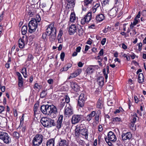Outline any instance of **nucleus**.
I'll return each mask as SVG.
<instances>
[{"instance_id":"c9c22d12","label":"nucleus","mask_w":146,"mask_h":146,"mask_svg":"<svg viewBox=\"0 0 146 146\" xmlns=\"http://www.w3.org/2000/svg\"><path fill=\"white\" fill-rule=\"evenodd\" d=\"M32 21H35L36 23L39 22L41 20V18L40 16L39 15H36L35 19L31 20Z\"/></svg>"},{"instance_id":"ddd939ff","label":"nucleus","mask_w":146,"mask_h":146,"mask_svg":"<svg viewBox=\"0 0 146 146\" xmlns=\"http://www.w3.org/2000/svg\"><path fill=\"white\" fill-rule=\"evenodd\" d=\"M108 141H111L114 142L116 141V138L114 133L112 131H110L108 135Z\"/></svg>"},{"instance_id":"dca6fc26","label":"nucleus","mask_w":146,"mask_h":146,"mask_svg":"<svg viewBox=\"0 0 146 146\" xmlns=\"http://www.w3.org/2000/svg\"><path fill=\"white\" fill-rule=\"evenodd\" d=\"M63 119V116L60 115L55 125L58 129H59L61 127Z\"/></svg>"},{"instance_id":"f257e3e1","label":"nucleus","mask_w":146,"mask_h":146,"mask_svg":"<svg viewBox=\"0 0 146 146\" xmlns=\"http://www.w3.org/2000/svg\"><path fill=\"white\" fill-rule=\"evenodd\" d=\"M40 109L44 115H49L52 118H55L57 116V109L53 105H42L41 106Z\"/></svg>"},{"instance_id":"b1692460","label":"nucleus","mask_w":146,"mask_h":146,"mask_svg":"<svg viewBox=\"0 0 146 146\" xmlns=\"http://www.w3.org/2000/svg\"><path fill=\"white\" fill-rule=\"evenodd\" d=\"M93 0H84V5L87 8L91 7L92 3Z\"/></svg>"},{"instance_id":"39448f33","label":"nucleus","mask_w":146,"mask_h":146,"mask_svg":"<svg viewBox=\"0 0 146 146\" xmlns=\"http://www.w3.org/2000/svg\"><path fill=\"white\" fill-rule=\"evenodd\" d=\"M40 122L43 126L49 128L55 126L56 124L53 120L46 117H43L40 120Z\"/></svg>"},{"instance_id":"0e129e2a","label":"nucleus","mask_w":146,"mask_h":146,"mask_svg":"<svg viewBox=\"0 0 146 146\" xmlns=\"http://www.w3.org/2000/svg\"><path fill=\"white\" fill-rule=\"evenodd\" d=\"M63 34V32L62 30H60L59 31L58 35V37H61V36H62V35Z\"/></svg>"},{"instance_id":"0eeeda50","label":"nucleus","mask_w":146,"mask_h":146,"mask_svg":"<svg viewBox=\"0 0 146 146\" xmlns=\"http://www.w3.org/2000/svg\"><path fill=\"white\" fill-rule=\"evenodd\" d=\"M0 139L6 144L9 143L11 142V138L6 132L0 131Z\"/></svg>"},{"instance_id":"412c9836","label":"nucleus","mask_w":146,"mask_h":146,"mask_svg":"<svg viewBox=\"0 0 146 146\" xmlns=\"http://www.w3.org/2000/svg\"><path fill=\"white\" fill-rule=\"evenodd\" d=\"M54 139L53 138H51L47 140L46 145V146H54Z\"/></svg>"},{"instance_id":"6e6d98bb","label":"nucleus","mask_w":146,"mask_h":146,"mask_svg":"<svg viewBox=\"0 0 146 146\" xmlns=\"http://www.w3.org/2000/svg\"><path fill=\"white\" fill-rule=\"evenodd\" d=\"M100 6V5L99 2H98L96 3V4L93 7L94 8V9L95 8H98Z\"/></svg>"},{"instance_id":"3c124183","label":"nucleus","mask_w":146,"mask_h":146,"mask_svg":"<svg viewBox=\"0 0 146 146\" xmlns=\"http://www.w3.org/2000/svg\"><path fill=\"white\" fill-rule=\"evenodd\" d=\"M110 29V28L109 26H108L107 28H106L103 30V32L104 33H106L109 31Z\"/></svg>"},{"instance_id":"774afa93","label":"nucleus","mask_w":146,"mask_h":146,"mask_svg":"<svg viewBox=\"0 0 146 146\" xmlns=\"http://www.w3.org/2000/svg\"><path fill=\"white\" fill-rule=\"evenodd\" d=\"M81 49V47L80 46H78L77 47L76 50V52H80Z\"/></svg>"},{"instance_id":"ea45409f","label":"nucleus","mask_w":146,"mask_h":146,"mask_svg":"<svg viewBox=\"0 0 146 146\" xmlns=\"http://www.w3.org/2000/svg\"><path fill=\"white\" fill-rule=\"evenodd\" d=\"M42 88V86L41 85H38V83H36L35 84L34 86V88L36 90V89H40Z\"/></svg>"},{"instance_id":"e433bc0d","label":"nucleus","mask_w":146,"mask_h":146,"mask_svg":"<svg viewBox=\"0 0 146 146\" xmlns=\"http://www.w3.org/2000/svg\"><path fill=\"white\" fill-rule=\"evenodd\" d=\"M72 65L71 64H68L64 67V69L65 71H67L72 66Z\"/></svg>"},{"instance_id":"6ab92c4d","label":"nucleus","mask_w":146,"mask_h":146,"mask_svg":"<svg viewBox=\"0 0 146 146\" xmlns=\"http://www.w3.org/2000/svg\"><path fill=\"white\" fill-rule=\"evenodd\" d=\"M71 87L75 91L77 92L79 90V87L76 83L74 82L71 83Z\"/></svg>"},{"instance_id":"423d86ee","label":"nucleus","mask_w":146,"mask_h":146,"mask_svg":"<svg viewBox=\"0 0 146 146\" xmlns=\"http://www.w3.org/2000/svg\"><path fill=\"white\" fill-rule=\"evenodd\" d=\"M43 136L41 134H37L34 137L32 140L33 146H39L42 142Z\"/></svg>"},{"instance_id":"2f4dec72","label":"nucleus","mask_w":146,"mask_h":146,"mask_svg":"<svg viewBox=\"0 0 146 146\" xmlns=\"http://www.w3.org/2000/svg\"><path fill=\"white\" fill-rule=\"evenodd\" d=\"M22 40H19V46L20 48H23L25 45V41H22Z\"/></svg>"},{"instance_id":"a18cd8bd","label":"nucleus","mask_w":146,"mask_h":146,"mask_svg":"<svg viewBox=\"0 0 146 146\" xmlns=\"http://www.w3.org/2000/svg\"><path fill=\"white\" fill-rule=\"evenodd\" d=\"M121 120L120 118L118 117H116L113 119L112 121H119Z\"/></svg>"},{"instance_id":"69168bd1","label":"nucleus","mask_w":146,"mask_h":146,"mask_svg":"<svg viewBox=\"0 0 146 146\" xmlns=\"http://www.w3.org/2000/svg\"><path fill=\"white\" fill-rule=\"evenodd\" d=\"M81 62H79L78 64V66L80 67H82L83 65V64Z\"/></svg>"},{"instance_id":"6e6552de","label":"nucleus","mask_w":146,"mask_h":146,"mask_svg":"<svg viewBox=\"0 0 146 146\" xmlns=\"http://www.w3.org/2000/svg\"><path fill=\"white\" fill-rule=\"evenodd\" d=\"M64 115L66 117H69L73 113V110L70 104H66L64 111Z\"/></svg>"},{"instance_id":"9b49d317","label":"nucleus","mask_w":146,"mask_h":146,"mask_svg":"<svg viewBox=\"0 0 146 146\" xmlns=\"http://www.w3.org/2000/svg\"><path fill=\"white\" fill-rule=\"evenodd\" d=\"M86 98L84 97V94H81L79 97L78 101V106L82 107L84 106Z\"/></svg>"},{"instance_id":"58836bf2","label":"nucleus","mask_w":146,"mask_h":146,"mask_svg":"<svg viewBox=\"0 0 146 146\" xmlns=\"http://www.w3.org/2000/svg\"><path fill=\"white\" fill-rule=\"evenodd\" d=\"M131 129L134 131L136 130V125L134 123H132L130 124L129 125Z\"/></svg>"},{"instance_id":"13d9d810","label":"nucleus","mask_w":146,"mask_h":146,"mask_svg":"<svg viewBox=\"0 0 146 146\" xmlns=\"http://www.w3.org/2000/svg\"><path fill=\"white\" fill-rule=\"evenodd\" d=\"M0 89L2 92H4L5 90V87L4 86H1V85L0 84Z\"/></svg>"},{"instance_id":"393cba45","label":"nucleus","mask_w":146,"mask_h":146,"mask_svg":"<svg viewBox=\"0 0 146 146\" xmlns=\"http://www.w3.org/2000/svg\"><path fill=\"white\" fill-rule=\"evenodd\" d=\"M84 17L87 21V23H89L92 18L91 12H89L88 13L87 15Z\"/></svg>"},{"instance_id":"49530a36","label":"nucleus","mask_w":146,"mask_h":146,"mask_svg":"<svg viewBox=\"0 0 146 146\" xmlns=\"http://www.w3.org/2000/svg\"><path fill=\"white\" fill-rule=\"evenodd\" d=\"M86 23H87V21L84 17L81 19V23L82 25H84Z\"/></svg>"},{"instance_id":"c03bdc74","label":"nucleus","mask_w":146,"mask_h":146,"mask_svg":"<svg viewBox=\"0 0 146 146\" xmlns=\"http://www.w3.org/2000/svg\"><path fill=\"white\" fill-rule=\"evenodd\" d=\"M13 135L14 137L16 139H18L19 136V133L17 132H14L13 133Z\"/></svg>"},{"instance_id":"5701e85b","label":"nucleus","mask_w":146,"mask_h":146,"mask_svg":"<svg viewBox=\"0 0 146 146\" xmlns=\"http://www.w3.org/2000/svg\"><path fill=\"white\" fill-rule=\"evenodd\" d=\"M68 3L66 5V7L69 9L71 8L72 7H73L74 6L75 4V2L74 1H73V2L71 0L69 1H67Z\"/></svg>"},{"instance_id":"09e8293b","label":"nucleus","mask_w":146,"mask_h":146,"mask_svg":"<svg viewBox=\"0 0 146 146\" xmlns=\"http://www.w3.org/2000/svg\"><path fill=\"white\" fill-rule=\"evenodd\" d=\"M60 58L62 61H63L65 56V53L64 52H62L60 55Z\"/></svg>"},{"instance_id":"338daca9","label":"nucleus","mask_w":146,"mask_h":146,"mask_svg":"<svg viewBox=\"0 0 146 146\" xmlns=\"http://www.w3.org/2000/svg\"><path fill=\"white\" fill-rule=\"evenodd\" d=\"M110 0H104L103 2V3L104 5H106L108 3Z\"/></svg>"},{"instance_id":"4d7b16f0","label":"nucleus","mask_w":146,"mask_h":146,"mask_svg":"<svg viewBox=\"0 0 146 146\" xmlns=\"http://www.w3.org/2000/svg\"><path fill=\"white\" fill-rule=\"evenodd\" d=\"M106 41V38H104L102 39L101 42V44L102 45H104L105 44Z\"/></svg>"},{"instance_id":"4be33fe9","label":"nucleus","mask_w":146,"mask_h":146,"mask_svg":"<svg viewBox=\"0 0 146 146\" xmlns=\"http://www.w3.org/2000/svg\"><path fill=\"white\" fill-rule=\"evenodd\" d=\"M105 17L102 14H99L97 15L96 17V19L98 21L100 22L102 21L104 19Z\"/></svg>"},{"instance_id":"8fccbe9b","label":"nucleus","mask_w":146,"mask_h":146,"mask_svg":"<svg viewBox=\"0 0 146 146\" xmlns=\"http://www.w3.org/2000/svg\"><path fill=\"white\" fill-rule=\"evenodd\" d=\"M106 88L108 90V91H111L113 89V86L111 85H109Z\"/></svg>"},{"instance_id":"f704fd0d","label":"nucleus","mask_w":146,"mask_h":146,"mask_svg":"<svg viewBox=\"0 0 146 146\" xmlns=\"http://www.w3.org/2000/svg\"><path fill=\"white\" fill-rule=\"evenodd\" d=\"M21 73L25 78H26L27 77V69L26 68H24L22 69Z\"/></svg>"},{"instance_id":"f3484780","label":"nucleus","mask_w":146,"mask_h":146,"mask_svg":"<svg viewBox=\"0 0 146 146\" xmlns=\"http://www.w3.org/2000/svg\"><path fill=\"white\" fill-rule=\"evenodd\" d=\"M82 70L81 68H79L75 72L70 74V76L68 78V79H70L71 78H73L79 75L82 72Z\"/></svg>"},{"instance_id":"aec40b11","label":"nucleus","mask_w":146,"mask_h":146,"mask_svg":"<svg viewBox=\"0 0 146 146\" xmlns=\"http://www.w3.org/2000/svg\"><path fill=\"white\" fill-rule=\"evenodd\" d=\"M98 83L100 87H102L104 84V78L100 76L98 78Z\"/></svg>"},{"instance_id":"37998d69","label":"nucleus","mask_w":146,"mask_h":146,"mask_svg":"<svg viewBox=\"0 0 146 146\" xmlns=\"http://www.w3.org/2000/svg\"><path fill=\"white\" fill-rule=\"evenodd\" d=\"M33 59V56L32 55L30 54H29L28 56V58L27 59V60L28 61H30L32 59Z\"/></svg>"},{"instance_id":"4c0bfd02","label":"nucleus","mask_w":146,"mask_h":146,"mask_svg":"<svg viewBox=\"0 0 146 146\" xmlns=\"http://www.w3.org/2000/svg\"><path fill=\"white\" fill-rule=\"evenodd\" d=\"M47 93L46 90H43L41 93L40 94L41 98H44L46 95Z\"/></svg>"},{"instance_id":"c85d7f7f","label":"nucleus","mask_w":146,"mask_h":146,"mask_svg":"<svg viewBox=\"0 0 146 146\" xmlns=\"http://www.w3.org/2000/svg\"><path fill=\"white\" fill-rule=\"evenodd\" d=\"M27 26H23L21 29V33L23 35H25L27 32Z\"/></svg>"},{"instance_id":"9d476101","label":"nucleus","mask_w":146,"mask_h":146,"mask_svg":"<svg viewBox=\"0 0 146 146\" xmlns=\"http://www.w3.org/2000/svg\"><path fill=\"white\" fill-rule=\"evenodd\" d=\"M83 115H74L72 117L71 121L72 124H74L80 122L82 118Z\"/></svg>"},{"instance_id":"5fc2aeb1","label":"nucleus","mask_w":146,"mask_h":146,"mask_svg":"<svg viewBox=\"0 0 146 146\" xmlns=\"http://www.w3.org/2000/svg\"><path fill=\"white\" fill-rule=\"evenodd\" d=\"M4 30L3 29V26L0 25V36H1V33L4 32Z\"/></svg>"},{"instance_id":"20e7f679","label":"nucleus","mask_w":146,"mask_h":146,"mask_svg":"<svg viewBox=\"0 0 146 146\" xmlns=\"http://www.w3.org/2000/svg\"><path fill=\"white\" fill-rule=\"evenodd\" d=\"M98 113H96L95 111H92L90 113L88 114L85 117V120L88 121H90L94 117L95 122L96 124H98L99 122V116L101 113L100 110H98L97 111Z\"/></svg>"},{"instance_id":"bf43d9fd","label":"nucleus","mask_w":146,"mask_h":146,"mask_svg":"<svg viewBox=\"0 0 146 146\" xmlns=\"http://www.w3.org/2000/svg\"><path fill=\"white\" fill-rule=\"evenodd\" d=\"M53 82V80L52 79L50 78L48 80V82L49 84H52Z\"/></svg>"},{"instance_id":"c756f323","label":"nucleus","mask_w":146,"mask_h":146,"mask_svg":"<svg viewBox=\"0 0 146 146\" xmlns=\"http://www.w3.org/2000/svg\"><path fill=\"white\" fill-rule=\"evenodd\" d=\"M66 104V102H64V99H63L62 101L58 105L59 109L60 110L62 109Z\"/></svg>"},{"instance_id":"f8f14e48","label":"nucleus","mask_w":146,"mask_h":146,"mask_svg":"<svg viewBox=\"0 0 146 146\" xmlns=\"http://www.w3.org/2000/svg\"><path fill=\"white\" fill-rule=\"evenodd\" d=\"M132 137V135L130 132L123 133L121 135L122 140L123 141L129 140Z\"/></svg>"},{"instance_id":"864d4df0","label":"nucleus","mask_w":146,"mask_h":146,"mask_svg":"<svg viewBox=\"0 0 146 146\" xmlns=\"http://www.w3.org/2000/svg\"><path fill=\"white\" fill-rule=\"evenodd\" d=\"M5 108L2 106H0V113H2L5 110Z\"/></svg>"},{"instance_id":"1a4fd4ad","label":"nucleus","mask_w":146,"mask_h":146,"mask_svg":"<svg viewBox=\"0 0 146 146\" xmlns=\"http://www.w3.org/2000/svg\"><path fill=\"white\" fill-rule=\"evenodd\" d=\"M37 26V23L35 21L31 20L29 23L28 26L29 27V31L30 33H32L35 31Z\"/></svg>"},{"instance_id":"bb28decb","label":"nucleus","mask_w":146,"mask_h":146,"mask_svg":"<svg viewBox=\"0 0 146 146\" xmlns=\"http://www.w3.org/2000/svg\"><path fill=\"white\" fill-rule=\"evenodd\" d=\"M67 142L64 139H60V141H59L58 146H68Z\"/></svg>"},{"instance_id":"de8ad7c7","label":"nucleus","mask_w":146,"mask_h":146,"mask_svg":"<svg viewBox=\"0 0 146 146\" xmlns=\"http://www.w3.org/2000/svg\"><path fill=\"white\" fill-rule=\"evenodd\" d=\"M121 2L120 0H116L115 1V6H118L119 5Z\"/></svg>"},{"instance_id":"a19ab883","label":"nucleus","mask_w":146,"mask_h":146,"mask_svg":"<svg viewBox=\"0 0 146 146\" xmlns=\"http://www.w3.org/2000/svg\"><path fill=\"white\" fill-rule=\"evenodd\" d=\"M65 98V101H64V102H65L66 104H68V103L70 102V98L67 95H66L64 97Z\"/></svg>"},{"instance_id":"e2e57ef3","label":"nucleus","mask_w":146,"mask_h":146,"mask_svg":"<svg viewBox=\"0 0 146 146\" xmlns=\"http://www.w3.org/2000/svg\"><path fill=\"white\" fill-rule=\"evenodd\" d=\"M98 131L100 132H101L102 131L103 128L101 125H99L98 127Z\"/></svg>"},{"instance_id":"7ed1b4c3","label":"nucleus","mask_w":146,"mask_h":146,"mask_svg":"<svg viewBox=\"0 0 146 146\" xmlns=\"http://www.w3.org/2000/svg\"><path fill=\"white\" fill-rule=\"evenodd\" d=\"M80 134L84 136L86 139L88 138V130L84 124H81L78 125L76 127L74 132V135L76 138H79Z\"/></svg>"},{"instance_id":"052dcab7","label":"nucleus","mask_w":146,"mask_h":146,"mask_svg":"<svg viewBox=\"0 0 146 146\" xmlns=\"http://www.w3.org/2000/svg\"><path fill=\"white\" fill-rule=\"evenodd\" d=\"M104 50L103 49H101L99 52V54L100 56H102L104 54Z\"/></svg>"},{"instance_id":"473e14b6","label":"nucleus","mask_w":146,"mask_h":146,"mask_svg":"<svg viewBox=\"0 0 146 146\" xmlns=\"http://www.w3.org/2000/svg\"><path fill=\"white\" fill-rule=\"evenodd\" d=\"M139 21V19H137L135 18V19H134L133 23H132V22H131V25H130L131 29H132L133 28V26H132V25H135L136 24H137L138 23Z\"/></svg>"},{"instance_id":"79ce46f5","label":"nucleus","mask_w":146,"mask_h":146,"mask_svg":"<svg viewBox=\"0 0 146 146\" xmlns=\"http://www.w3.org/2000/svg\"><path fill=\"white\" fill-rule=\"evenodd\" d=\"M27 36L24 35H23L22 36L21 38H20L19 40H22V41H27Z\"/></svg>"},{"instance_id":"cd10ccee","label":"nucleus","mask_w":146,"mask_h":146,"mask_svg":"<svg viewBox=\"0 0 146 146\" xmlns=\"http://www.w3.org/2000/svg\"><path fill=\"white\" fill-rule=\"evenodd\" d=\"M102 101L99 99L98 100L97 104V107L99 109H101L102 108L103 105L102 104Z\"/></svg>"},{"instance_id":"72a5a7b5","label":"nucleus","mask_w":146,"mask_h":146,"mask_svg":"<svg viewBox=\"0 0 146 146\" xmlns=\"http://www.w3.org/2000/svg\"><path fill=\"white\" fill-rule=\"evenodd\" d=\"M75 15L73 13H72L70 17V21L71 22H73L75 20Z\"/></svg>"},{"instance_id":"a878e982","label":"nucleus","mask_w":146,"mask_h":146,"mask_svg":"<svg viewBox=\"0 0 146 146\" xmlns=\"http://www.w3.org/2000/svg\"><path fill=\"white\" fill-rule=\"evenodd\" d=\"M138 79L139 83H142L144 82V77L142 73H140L139 74Z\"/></svg>"},{"instance_id":"603ef678","label":"nucleus","mask_w":146,"mask_h":146,"mask_svg":"<svg viewBox=\"0 0 146 146\" xmlns=\"http://www.w3.org/2000/svg\"><path fill=\"white\" fill-rule=\"evenodd\" d=\"M33 110L35 115L40 113V111L38 109H34Z\"/></svg>"},{"instance_id":"a211bd4d","label":"nucleus","mask_w":146,"mask_h":146,"mask_svg":"<svg viewBox=\"0 0 146 146\" xmlns=\"http://www.w3.org/2000/svg\"><path fill=\"white\" fill-rule=\"evenodd\" d=\"M77 27L75 25H71L69 28L68 32L70 35H72L76 32Z\"/></svg>"},{"instance_id":"7c9ffc66","label":"nucleus","mask_w":146,"mask_h":146,"mask_svg":"<svg viewBox=\"0 0 146 146\" xmlns=\"http://www.w3.org/2000/svg\"><path fill=\"white\" fill-rule=\"evenodd\" d=\"M94 71V68L92 67L88 68L86 70V72L88 74H90L92 73Z\"/></svg>"},{"instance_id":"680f3d73","label":"nucleus","mask_w":146,"mask_h":146,"mask_svg":"<svg viewBox=\"0 0 146 146\" xmlns=\"http://www.w3.org/2000/svg\"><path fill=\"white\" fill-rule=\"evenodd\" d=\"M105 140L106 142L108 143V144L109 146H112V143L111 142L109 141H108L107 139L106 138H105Z\"/></svg>"},{"instance_id":"f03ea898","label":"nucleus","mask_w":146,"mask_h":146,"mask_svg":"<svg viewBox=\"0 0 146 146\" xmlns=\"http://www.w3.org/2000/svg\"><path fill=\"white\" fill-rule=\"evenodd\" d=\"M56 34V29L54 27V24H51L47 26L45 33H43L42 38L45 39L47 35L49 36V39L51 42L53 41L55 38Z\"/></svg>"},{"instance_id":"4468645a","label":"nucleus","mask_w":146,"mask_h":146,"mask_svg":"<svg viewBox=\"0 0 146 146\" xmlns=\"http://www.w3.org/2000/svg\"><path fill=\"white\" fill-rule=\"evenodd\" d=\"M118 11V9L115 7L111 9L109 12V15L113 17H115Z\"/></svg>"},{"instance_id":"2eb2a0df","label":"nucleus","mask_w":146,"mask_h":146,"mask_svg":"<svg viewBox=\"0 0 146 146\" xmlns=\"http://www.w3.org/2000/svg\"><path fill=\"white\" fill-rule=\"evenodd\" d=\"M16 74L18 76V85L19 87L21 88L23 85V78L21 74L19 72H17Z\"/></svg>"}]
</instances>
